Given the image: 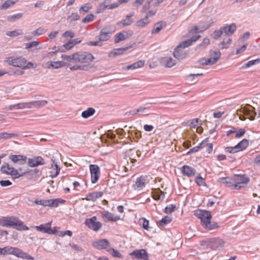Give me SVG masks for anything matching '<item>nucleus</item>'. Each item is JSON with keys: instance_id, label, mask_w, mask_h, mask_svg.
I'll use <instances>...</instances> for the list:
<instances>
[{"instance_id": "45", "label": "nucleus", "mask_w": 260, "mask_h": 260, "mask_svg": "<svg viewBox=\"0 0 260 260\" xmlns=\"http://www.w3.org/2000/svg\"><path fill=\"white\" fill-rule=\"evenodd\" d=\"M107 252H108L110 254H111L113 257H118V258H122V254L118 251L117 250H115V249L109 247L107 249Z\"/></svg>"}, {"instance_id": "30", "label": "nucleus", "mask_w": 260, "mask_h": 260, "mask_svg": "<svg viewBox=\"0 0 260 260\" xmlns=\"http://www.w3.org/2000/svg\"><path fill=\"white\" fill-rule=\"evenodd\" d=\"M103 218H106L108 221H116L119 219V217L114 216L112 213L107 211L102 212Z\"/></svg>"}, {"instance_id": "29", "label": "nucleus", "mask_w": 260, "mask_h": 260, "mask_svg": "<svg viewBox=\"0 0 260 260\" xmlns=\"http://www.w3.org/2000/svg\"><path fill=\"white\" fill-rule=\"evenodd\" d=\"M60 202H61V201L58 199L54 200H42V205L44 206L56 207L58 205Z\"/></svg>"}, {"instance_id": "19", "label": "nucleus", "mask_w": 260, "mask_h": 260, "mask_svg": "<svg viewBox=\"0 0 260 260\" xmlns=\"http://www.w3.org/2000/svg\"><path fill=\"white\" fill-rule=\"evenodd\" d=\"M247 106L252 107L253 110L255 109L254 107L249 104H247ZM240 111L242 112L244 115L249 116V119L250 120H253L255 119L256 112L254 111V110H251L248 109L246 107H244L243 108H241Z\"/></svg>"}, {"instance_id": "27", "label": "nucleus", "mask_w": 260, "mask_h": 260, "mask_svg": "<svg viewBox=\"0 0 260 260\" xmlns=\"http://www.w3.org/2000/svg\"><path fill=\"white\" fill-rule=\"evenodd\" d=\"M134 15V13H131L126 15V19H123V20L118 22L117 24L118 26L120 27H124L125 26L130 25L133 22V21L131 19L132 17H133Z\"/></svg>"}, {"instance_id": "57", "label": "nucleus", "mask_w": 260, "mask_h": 260, "mask_svg": "<svg viewBox=\"0 0 260 260\" xmlns=\"http://www.w3.org/2000/svg\"><path fill=\"white\" fill-rule=\"evenodd\" d=\"M94 18V16L92 14H88L84 19H82L83 23H88L92 21Z\"/></svg>"}, {"instance_id": "62", "label": "nucleus", "mask_w": 260, "mask_h": 260, "mask_svg": "<svg viewBox=\"0 0 260 260\" xmlns=\"http://www.w3.org/2000/svg\"><path fill=\"white\" fill-rule=\"evenodd\" d=\"M40 44V42H37V41H32V42H31L30 43H28L26 44V47L25 48L26 49H29V48H31L32 47H36L38 45H39Z\"/></svg>"}, {"instance_id": "44", "label": "nucleus", "mask_w": 260, "mask_h": 260, "mask_svg": "<svg viewBox=\"0 0 260 260\" xmlns=\"http://www.w3.org/2000/svg\"><path fill=\"white\" fill-rule=\"evenodd\" d=\"M145 179L141 177L138 178L136 181L135 185L138 189H141L145 186Z\"/></svg>"}, {"instance_id": "11", "label": "nucleus", "mask_w": 260, "mask_h": 260, "mask_svg": "<svg viewBox=\"0 0 260 260\" xmlns=\"http://www.w3.org/2000/svg\"><path fill=\"white\" fill-rule=\"evenodd\" d=\"M89 169L91 174V182L93 184L97 182L100 174V168L96 165H90Z\"/></svg>"}, {"instance_id": "17", "label": "nucleus", "mask_w": 260, "mask_h": 260, "mask_svg": "<svg viewBox=\"0 0 260 260\" xmlns=\"http://www.w3.org/2000/svg\"><path fill=\"white\" fill-rule=\"evenodd\" d=\"M45 164L44 159L41 156H36L32 158H28L27 165L30 167H35Z\"/></svg>"}, {"instance_id": "18", "label": "nucleus", "mask_w": 260, "mask_h": 260, "mask_svg": "<svg viewBox=\"0 0 260 260\" xmlns=\"http://www.w3.org/2000/svg\"><path fill=\"white\" fill-rule=\"evenodd\" d=\"M51 223L48 222L45 224H41L40 225L35 226L34 228L38 232L51 234L53 233V232L51 231Z\"/></svg>"}, {"instance_id": "12", "label": "nucleus", "mask_w": 260, "mask_h": 260, "mask_svg": "<svg viewBox=\"0 0 260 260\" xmlns=\"http://www.w3.org/2000/svg\"><path fill=\"white\" fill-rule=\"evenodd\" d=\"M92 246L99 250L106 249L107 251L110 247V244L107 239H102L93 242Z\"/></svg>"}, {"instance_id": "58", "label": "nucleus", "mask_w": 260, "mask_h": 260, "mask_svg": "<svg viewBox=\"0 0 260 260\" xmlns=\"http://www.w3.org/2000/svg\"><path fill=\"white\" fill-rule=\"evenodd\" d=\"M140 224L142 225L143 228L147 230H148L149 228V221L144 218L140 219Z\"/></svg>"}, {"instance_id": "2", "label": "nucleus", "mask_w": 260, "mask_h": 260, "mask_svg": "<svg viewBox=\"0 0 260 260\" xmlns=\"http://www.w3.org/2000/svg\"><path fill=\"white\" fill-rule=\"evenodd\" d=\"M0 254L3 255L11 254L22 259L34 260V258L28 253L24 252L17 247L12 246H5L3 248H0Z\"/></svg>"}, {"instance_id": "41", "label": "nucleus", "mask_w": 260, "mask_h": 260, "mask_svg": "<svg viewBox=\"0 0 260 260\" xmlns=\"http://www.w3.org/2000/svg\"><path fill=\"white\" fill-rule=\"evenodd\" d=\"M208 138L205 139L204 140H203L200 144L199 145L196 146L191 149H190L187 152V154H189L193 152H196L198 151L200 148L204 147V145L206 143L207 141H208Z\"/></svg>"}, {"instance_id": "13", "label": "nucleus", "mask_w": 260, "mask_h": 260, "mask_svg": "<svg viewBox=\"0 0 260 260\" xmlns=\"http://www.w3.org/2000/svg\"><path fill=\"white\" fill-rule=\"evenodd\" d=\"M132 31H123L116 34L114 37V43H118L121 41H124L133 35Z\"/></svg>"}, {"instance_id": "60", "label": "nucleus", "mask_w": 260, "mask_h": 260, "mask_svg": "<svg viewBox=\"0 0 260 260\" xmlns=\"http://www.w3.org/2000/svg\"><path fill=\"white\" fill-rule=\"evenodd\" d=\"M175 208L176 206L175 205H170L165 208L164 212L167 214L171 213L174 211Z\"/></svg>"}, {"instance_id": "48", "label": "nucleus", "mask_w": 260, "mask_h": 260, "mask_svg": "<svg viewBox=\"0 0 260 260\" xmlns=\"http://www.w3.org/2000/svg\"><path fill=\"white\" fill-rule=\"evenodd\" d=\"M260 62V58H258L254 60H252L248 61L247 63H245L243 66H242L241 69H245L249 68L253 65L258 64Z\"/></svg>"}, {"instance_id": "24", "label": "nucleus", "mask_w": 260, "mask_h": 260, "mask_svg": "<svg viewBox=\"0 0 260 260\" xmlns=\"http://www.w3.org/2000/svg\"><path fill=\"white\" fill-rule=\"evenodd\" d=\"M103 195V192L102 191H95L91 193H89L86 195L85 198L83 199V200H86L89 201H93L94 202L97 199L101 197Z\"/></svg>"}, {"instance_id": "36", "label": "nucleus", "mask_w": 260, "mask_h": 260, "mask_svg": "<svg viewBox=\"0 0 260 260\" xmlns=\"http://www.w3.org/2000/svg\"><path fill=\"white\" fill-rule=\"evenodd\" d=\"M231 38L225 36V37L223 38V41L218 44V46L219 48L221 49L227 48L228 47V45L231 44Z\"/></svg>"}, {"instance_id": "46", "label": "nucleus", "mask_w": 260, "mask_h": 260, "mask_svg": "<svg viewBox=\"0 0 260 260\" xmlns=\"http://www.w3.org/2000/svg\"><path fill=\"white\" fill-rule=\"evenodd\" d=\"M202 75H203V73L191 74L187 76V78L190 82L193 84L196 83L198 81V80L196 79V78Z\"/></svg>"}, {"instance_id": "32", "label": "nucleus", "mask_w": 260, "mask_h": 260, "mask_svg": "<svg viewBox=\"0 0 260 260\" xmlns=\"http://www.w3.org/2000/svg\"><path fill=\"white\" fill-rule=\"evenodd\" d=\"M53 163L52 164V171L50 172V177L52 178L56 177L59 174L60 168V167L55 163V161L52 159Z\"/></svg>"}, {"instance_id": "63", "label": "nucleus", "mask_w": 260, "mask_h": 260, "mask_svg": "<svg viewBox=\"0 0 260 260\" xmlns=\"http://www.w3.org/2000/svg\"><path fill=\"white\" fill-rule=\"evenodd\" d=\"M90 9V7L89 6V5L88 4H86L80 8L79 12L80 13L82 12H88Z\"/></svg>"}, {"instance_id": "33", "label": "nucleus", "mask_w": 260, "mask_h": 260, "mask_svg": "<svg viewBox=\"0 0 260 260\" xmlns=\"http://www.w3.org/2000/svg\"><path fill=\"white\" fill-rule=\"evenodd\" d=\"M165 192L159 188L154 189L152 192L153 198L155 200L163 199L165 198Z\"/></svg>"}, {"instance_id": "34", "label": "nucleus", "mask_w": 260, "mask_h": 260, "mask_svg": "<svg viewBox=\"0 0 260 260\" xmlns=\"http://www.w3.org/2000/svg\"><path fill=\"white\" fill-rule=\"evenodd\" d=\"M166 26V23L164 21H160L155 24L152 30V34L158 33L164 27Z\"/></svg>"}, {"instance_id": "53", "label": "nucleus", "mask_w": 260, "mask_h": 260, "mask_svg": "<svg viewBox=\"0 0 260 260\" xmlns=\"http://www.w3.org/2000/svg\"><path fill=\"white\" fill-rule=\"evenodd\" d=\"M199 63L202 66L212 65L213 62L211 59L203 58L199 61Z\"/></svg>"}, {"instance_id": "52", "label": "nucleus", "mask_w": 260, "mask_h": 260, "mask_svg": "<svg viewBox=\"0 0 260 260\" xmlns=\"http://www.w3.org/2000/svg\"><path fill=\"white\" fill-rule=\"evenodd\" d=\"M149 23V21L146 16L144 18L141 19L137 22V25L140 27H144Z\"/></svg>"}, {"instance_id": "14", "label": "nucleus", "mask_w": 260, "mask_h": 260, "mask_svg": "<svg viewBox=\"0 0 260 260\" xmlns=\"http://www.w3.org/2000/svg\"><path fill=\"white\" fill-rule=\"evenodd\" d=\"M237 26L235 23H232L231 24L221 27V30L223 33V37L226 36L230 37L235 32Z\"/></svg>"}, {"instance_id": "26", "label": "nucleus", "mask_w": 260, "mask_h": 260, "mask_svg": "<svg viewBox=\"0 0 260 260\" xmlns=\"http://www.w3.org/2000/svg\"><path fill=\"white\" fill-rule=\"evenodd\" d=\"M161 64L166 68H171L176 64L175 60L170 57H165L161 59Z\"/></svg>"}, {"instance_id": "61", "label": "nucleus", "mask_w": 260, "mask_h": 260, "mask_svg": "<svg viewBox=\"0 0 260 260\" xmlns=\"http://www.w3.org/2000/svg\"><path fill=\"white\" fill-rule=\"evenodd\" d=\"M26 171H27V173H30L31 175L35 174L38 176L41 175V172L39 169H37L32 170L27 169Z\"/></svg>"}, {"instance_id": "31", "label": "nucleus", "mask_w": 260, "mask_h": 260, "mask_svg": "<svg viewBox=\"0 0 260 260\" xmlns=\"http://www.w3.org/2000/svg\"><path fill=\"white\" fill-rule=\"evenodd\" d=\"M145 64L144 60H139L137 62H136L132 64L128 65L126 66L124 69L126 70H135L138 68H140L143 67Z\"/></svg>"}, {"instance_id": "40", "label": "nucleus", "mask_w": 260, "mask_h": 260, "mask_svg": "<svg viewBox=\"0 0 260 260\" xmlns=\"http://www.w3.org/2000/svg\"><path fill=\"white\" fill-rule=\"evenodd\" d=\"M248 140L246 139H243L240 142H239L237 145H236V148H237V150L239 151H242L246 149L248 146Z\"/></svg>"}, {"instance_id": "51", "label": "nucleus", "mask_w": 260, "mask_h": 260, "mask_svg": "<svg viewBox=\"0 0 260 260\" xmlns=\"http://www.w3.org/2000/svg\"><path fill=\"white\" fill-rule=\"evenodd\" d=\"M171 220L172 219L170 217L168 216H166L165 217L162 218L160 220H159V225L164 226L167 224L170 223L171 221Z\"/></svg>"}, {"instance_id": "1", "label": "nucleus", "mask_w": 260, "mask_h": 260, "mask_svg": "<svg viewBox=\"0 0 260 260\" xmlns=\"http://www.w3.org/2000/svg\"><path fill=\"white\" fill-rule=\"evenodd\" d=\"M0 225L12 228L18 231H26L28 228L23 222L16 217H5L0 218Z\"/></svg>"}, {"instance_id": "28", "label": "nucleus", "mask_w": 260, "mask_h": 260, "mask_svg": "<svg viewBox=\"0 0 260 260\" xmlns=\"http://www.w3.org/2000/svg\"><path fill=\"white\" fill-rule=\"evenodd\" d=\"M201 37V36L198 35L195 36H193L190 39L185 40L180 44L178 46L181 47V48L184 49L186 47H188L191 45L192 42L196 41L198 39H199Z\"/></svg>"}, {"instance_id": "3", "label": "nucleus", "mask_w": 260, "mask_h": 260, "mask_svg": "<svg viewBox=\"0 0 260 260\" xmlns=\"http://www.w3.org/2000/svg\"><path fill=\"white\" fill-rule=\"evenodd\" d=\"M234 178L236 183L235 189H240L242 187H245V185L249 181V178L245 175H236Z\"/></svg>"}, {"instance_id": "6", "label": "nucleus", "mask_w": 260, "mask_h": 260, "mask_svg": "<svg viewBox=\"0 0 260 260\" xmlns=\"http://www.w3.org/2000/svg\"><path fill=\"white\" fill-rule=\"evenodd\" d=\"M96 216H93L90 218H87L85 220V224L88 228L93 230L94 231H99L102 227V223L100 221H96Z\"/></svg>"}, {"instance_id": "38", "label": "nucleus", "mask_w": 260, "mask_h": 260, "mask_svg": "<svg viewBox=\"0 0 260 260\" xmlns=\"http://www.w3.org/2000/svg\"><path fill=\"white\" fill-rule=\"evenodd\" d=\"M95 112V110L93 108H88L86 110L83 111L81 113V116L85 119H87L89 117L93 115Z\"/></svg>"}, {"instance_id": "16", "label": "nucleus", "mask_w": 260, "mask_h": 260, "mask_svg": "<svg viewBox=\"0 0 260 260\" xmlns=\"http://www.w3.org/2000/svg\"><path fill=\"white\" fill-rule=\"evenodd\" d=\"M9 158L14 164H17L20 165H24L27 159L26 156L22 155H10Z\"/></svg>"}, {"instance_id": "8", "label": "nucleus", "mask_w": 260, "mask_h": 260, "mask_svg": "<svg viewBox=\"0 0 260 260\" xmlns=\"http://www.w3.org/2000/svg\"><path fill=\"white\" fill-rule=\"evenodd\" d=\"M113 31V28L111 26H107L103 28L99 35V40L102 42L108 40Z\"/></svg>"}, {"instance_id": "47", "label": "nucleus", "mask_w": 260, "mask_h": 260, "mask_svg": "<svg viewBox=\"0 0 260 260\" xmlns=\"http://www.w3.org/2000/svg\"><path fill=\"white\" fill-rule=\"evenodd\" d=\"M16 0H7L1 6V9H6L16 3Z\"/></svg>"}, {"instance_id": "21", "label": "nucleus", "mask_w": 260, "mask_h": 260, "mask_svg": "<svg viewBox=\"0 0 260 260\" xmlns=\"http://www.w3.org/2000/svg\"><path fill=\"white\" fill-rule=\"evenodd\" d=\"M48 103L46 100L34 101L27 102L28 108L31 109L33 107L39 108L45 106Z\"/></svg>"}, {"instance_id": "43", "label": "nucleus", "mask_w": 260, "mask_h": 260, "mask_svg": "<svg viewBox=\"0 0 260 260\" xmlns=\"http://www.w3.org/2000/svg\"><path fill=\"white\" fill-rule=\"evenodd\" d=\"M23 32L21 29H16L13 31H8L6 32V34L7 36L11 37H15L19 35H22Z\"/></svg>"}, {"instance_id": "39", "label": "nucleus", "mask_w": 260, "mask_h": 260, "mask_svg": "<svg viewBox=\"0 0 260 260\" xmlns=\"http://www.w3.org/2000/svg\"><path fill=\"white\" fill-rule=\"evenodd\" d=\"M110 0H105L103 3L100 4L97 9V13H101L109 8Z\"/></svg>"}, {"instance_id": "4", "label": "nucleus", "mask_w": 260, "mask_h": 260, "mask_svg": "<svg viewBox=\"0 0 260 260\" xmlns=\"http://www.w3.org/2000/svg\"><path fill=\"white\" fill-rule=\"evenodd\" d=\"M9 64L14 67L23 68L26 63V59L23 57L13 58L12 57H8L5 60Z\"/></svg>"}, {"instance_id": "56", "label": "nucleus", "mask_w": 260, "mask_h": 260, "mask_svg": "<svg viewBox=\"0 0 260 260\" xmlns=\"http://www.w3.org/2000/svg\"><path fill=\"white\" fill-rule=\"evenodd\" d=\"M80 16L77 13H72L70 16H68L67 18L68 21L70 22H72L74 21L77 20L79 19Z\"/></svg>"}, {"instance_id": "9", "label": "nucleus", "mask_w": 260, "mask_h": 260, "mask_svg": "<svg viewBox=\"0 0 260 260\" xmlns=\"http://www.w3.org/2000/svg\"><path fill=\"white\" fill-rule=\"evenodd\" d=\"M224 245V242L219 238L209 239V247L213 250H219Z\"/></svg>"}, {"instance_id": "35", "label": "nucleus", "mask_w": 260, "mask_h": 260, "mask_svg": "<svg viewBox=\"0 0 260 260\" xmlns=\"http://www.w3.org/2000/svg\"><path fill=\"white\" fill-rule=\"evenodd\" d=\"M210 220H209V221H207L206 223L204 222L203 225L202 226L205 229L208 230H212L217 229L218 228V224L215 222H211Z\"/></svg>"}, {"instance_id": "64", "label": "nucleus", "mask_w": 260, "mask_h": 260, "mask_svg": "<svg viewBox=\"0 0 260 260\" xmlns=\"http://www.w3.org/2000/svg\"><path fill=\"white\" fill-rule=\"evenodd\" d=\"M45 32V30L43 28L40 27L32 32V34L34 36H38L42 35Z\"/></svg>"}, {"instance_id": "7", "label": "nucleus", "mask_w": 260, "mask_h": 260, "mask_svg": "<svg viewBox=\"0 0 260 260\" xmlns=\"http://www.w3.org/2000/svg\"><path fill=\"white\" fill-rule=\"evenodd\" d=\"M5 168L4 167H1V171L2 172V173L10 175L13 179L19 178V177L27 173V171H24L23 172V170L21 168H19V170H18L15 169L14 168L13 169H11V172L8 173L5 171Z\"/></svg>"}, {"instance_id": "20", "label": "nucleus", "mask_w": 260, "mask_h": 260, "mask_svg": "<svg viewBox=\"0 0 260 260\" xmlns=\"http://www.w3.org/2000/svg\"><path fill=\"white\" fill-rule=\"evenodd\" d=\"M181 172L184 176H186L188 177H193L195 175L196 170L192 167L185 165L182 167Z\"/></svg>"}, {"instance_id": "59", "label": "nucleus", "mask_w": 260, "mask_h": 260, "mask_svg": "<svg viewBox=\"0 0 260 260\" xmlns=\"http://www.w3.org/2000/svg\"><path fill=\"white\" fill-rule=\"evenodd\" d=\"M50 66L54 69H58L63 66L64 63L61 61H54L51 62Z\"/></svg>"}, {"instance_id": "49", "label": "nucleus", "mask_w": 260, "mask_h": 260, "mask_svg": "<svg viewBox=\"0 0 260 260\" xmlns=\"http://www.w3.org/2000/svg\"><path fill=\"white\" fill-rule=\"evenodd\" d=\"M76 56H77L76 53L72 54L70 55L62 54L61 55V58L63 59L67 60L68 61H71L72 60H74V61L76 62Z\"/></svg>"}, {"instance_id": "55", "label": "nucleus", "mask_w": 260, "mask_h": 260, "mask_svg": "<svg viewBox=\"0 0 260 260\" xmlns=\"http://www.w3.org/2000/svg\"><path fill=\"white\" fill-rule=\"evenodd\" d=\"M141 155V151L140 150H137L136 151V154H132L131 155L130 159H131V162L133 163H134L135 162L137 161V160L136 159V157H140Z\"/></svg>"}, {"instance_id": "23", "label": "nucleus", "mask_w": 260, "mask_h": 260, "mask_svg": "<svg viewBox=\"0 0 260 260\" xmlns=\"http://www.w3.org/2000/svg\"><path fill=\"white\" fill-rule=\"evenodd\" d=\"M173 55L178 59H183L187 56V54L183 48L178 46L175 49Z\"/></svg>"}, {"instance_id": "15", "label": "nucleus", "mask_w": 260, "mask_h": 260, "mask_svg": "<svg viewBox=\"0 0 260 260\" xmlns=\"http://www.w3.org/2000/svg\"><path fill=\"white\" fill-rule=\"evenodd\" d=\"M129 254L137 258L148 260V254L144 249L135 250Z\"/></svg>"}, {"instance_id": "25", "label": "nucleus", "mask_w": 260, "mask_h": 260, "mask_svg": "<svg viewBox=\"0 0 260 260\" xmlns=\"http://www.w3.org/2000/svg\"><path fill=\"white\" fill-rule=\"evenodd\" d=\"M133 47V45L129 46L127 47L124 48H120L118 49H115L112 50L111 52L109 53V57H115L117 55L122 54L125 51H126L128 49L132 48Z\"/></svg>"}, {"instance_id": "42", "label": "nucleus", "mask_w": 260, "mask_h": 260, "mask_svg": "<svg viewBox=\"0 0 260 260\" xmlns=\"http://www.w3.org/2000/svg\"><path fill=\"white\" fill-rule=\"evenodd\" d=\"M91 67L89 66V65H79V64H75L71 67L70 68V71H74V70H80L83 71H87Z\"/></svg>"}, {"instance_id": "37", "label": "nucleus", "mask_w": 260, "mask_h": 260, "mask_svg": "<svg viewBox=\"0 0 260 260\" xmlns=\"http://www.w3.org/2000/svg\"><path fill=\"white\" fill-rule=\"evenodd\" d=\"M220 55L221 53L219 50L211 52L209 59H211L212 62L214 61L213 64H215L219 59Z\"/></svg>"}, {"instance_id": "5", "label": "nucleus", "mask_w": 260, "mask_h": 260, "mask_svg": "<svg viewBox=\"0 0 260 260\" xmlns=\"http://www.w3.org/2000/svg\"><path fill=\"white\" fill-rule=\"evenodd\" d=\"M76 62L87 63L91 62L94 59L93 55L88 52H76Z\"/></svg>"}, {"instance_id": "10", "label": "nucleus", "mask_w": 260, "mask_h": 260, "mask_svg": "<svg viewBox=\"0 0 260 260\" xmlns=\"http://www.w3.org/2000/svg\"><path fill=\"white\" fill-rule=\"evenodd\" d=\"M195 215L201 219L202 225L203 223H206L209 220H211L212 215L210 211L206 210H199L197 211L195 213Z\"/></svg>"}, {"instance_id": "50", "label": "nucleus", "mask_w": 260, "mask_h": 260, "mask_svg": "<svg viewBox=\"0 0 260 260\" xmlns=\"http://www.w3.org/2000/svg\"><path fill=\"white\" fill-rule=\"evenodd\" d=\"M223 36V33L221 30V27L218 30H215L212 34V37L214 39H218L221 36Z\"/></svg>"}, {"instance_id": "54", "label": "nucleus", "mask_w": 260, "mask_h": 260, "mask_svg": "<svg viewBox=\"0 0 260 260\" xmlns=\"http://www.w3.org/2000/svg\"><path fill=\"white\" fill-rule=\"evenodd\" d=\"M23 15L22 13H18L8 17V20L9 21H14L17 19H19L22 18Z\"/></svg>"}, {"instance_id": "22", "label": "nucleus", "mask_w": 260, "mask_h": 260, "mask_svg": "<svg viewBox=\"0 0 260 260\" xmlns=\"http://www.w3.org/2000/svg\"><path fill=\"white\" fill-rule=\"evenodd\" d=\"M219 181L225 184L226 187H230L232 189H235L236 185L234 178L222 177L219 179Z\"/></svg>"}]
</instances>
